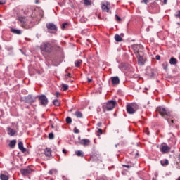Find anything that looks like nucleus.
I'll return each instance as SVG.
<instances>
[{
    "instance_id": "1",
    "label": "nucleus",
    "mask_w": 180,
    "mask_h": 180,
    "mask_svg": "<svg viewBox=\"0 0 180 180\" xmlns=\"http://www.w3.org/2000/svg\"><path fill=\"white\" fill-rule=\"evenodd\" d=\"M116 106V101H110L103 105V112H109V110H112Z\"/></svg>"
},
{
    "instance_id": "2",
    "label": "nucleus",
    "mask_w": 180,
    "mask_h": 180,
    "mask_svg": "<svg viewBox=\"0 0 180 180\" xmlns=\"http://www.w3.org/2000/svg\"><path fill=\"white\" fill-rule=\"evenodd\" d=\"M40 49L44 53H51L53 51V45L49 42H43L41 44Z\"/></svg>"
},
{
    "instance_id": "3",
    "label": "nucleus",
    "mask_w": 180,
    "mask_h": 180,
    "mask_svg": "<svg viewBox=\"0 0 180 180\" xmlns=\"http://www.w3.org/2000/svg\"><path fill=\"white\" fill-rule=\"evenodd\" d=\"M20 22L21 23L22 27L24 29H30V27L33 26L32 25V22L25 17L20 18Z\"/></svg>"
},
{
    "instance_id": "4",
    "label": "nucleus",
    "mask_w": 180,
    "mask_h": 180,
    "mask_svg": "<svg viewBox=\"0 0 180 180\" xmlns=\"http://www.w3.org/2000/svg\"><path fill=\"white\" fill-rule=\"evenodd\" d=\"M137 109H139V108L137 107V105L135 103L129 104L127 105V111L128 113H129V115H133V113H136Z\"/></svg>"
},
{
    "instance_id": "5",
    "label": "nucleus",
    "mask_w": 180,
    "mask_h": 180,
    "mask_svg": "<svg viewBox=\"0 0 180 180\" xmlns=\"http://www.w3.org/2000/svg\"><path fill=\"white\" fill-rule=\"evenodd\" d=\"M157 112H159L160 115L164 117V116H171V112L164 107H158L156 108Z\"/></svg>"
},
{
    "instance_id": "6",
    "label": "nucleus",
    "mask_w": 180,
    "mask_h": 180,
    "mask_svg": "<svg viewBox=\"0 0 180 180\" xmlns=\"http://www.w3.org/2000/svg\"><path fill=\"white\" fill-rule=\"evenodd\" d=\"M132 49L136 56L143 54V46H141V44H135L132 46Z\"/></svg>"
},
{
    "instance_id": "7",
    "label": "nucleus",
    "mask_w": 180,
    "mask_h": 180,
    "mask_svg": "<svg viewBox=\"0 0 180 180\" xmlns=\"http://www.w3.org/2000/svg\"><path fill=\"white\" fill-rule=\"evenodd\" d=\"M20 172L23 176H27V175H30V174L33 172V169L28 167L24 169H21Z\"/></svg>"
},
{
    "instance_id": "8",
    "label": "nucleus",
    "mask_w": 180,
    "mask_h": 180,
    "mask_svg": "<svg viewBox=\"0 0 180 180\" xmlns=\"http://www.w3.org/2000/svg\"><path fill=\"white\" fill-rule=\"evenodd\" d=\"M39 101L41 105L43 106H46L49 103V99H47V97L44 95L39 96Z\"/></svg>"
},
{
    "instance_id": "9",
    "label": "nucleus",
    "mask_w": 180,
    "mask_h": 180,
    "mask_svg": "<svg viewBox=\"0 0 180 180\" xmlns=\"http://www.w3.org/2000/svg\"><path fill=\"white\" fill-rule=\"evenodd\" d=\"M146 75L149 77V78H153L155 75V70L150 68L146 69Z\"/></svg>"
},
{
    "instance_id": "10",
    "label": "nucleus",
    "mask_w": 180,
    "mask_h": 180,
    "mask_svg": "<svg viewBox=\"0 0 180 180\" xmlns=\"http://www.w3.org/2000/svg\"><path fill=\"white\" fill-rule=\"evenodd\" d=\"M170 150H171V148L167 145H162L160 146V151L162 153H164L165 154L167 153H169Z\"/></svg>"
},
{
    "instance_id": "11",
    "label": "nucleus",
    "mask_w": 180,
    "mask_h": 180,
    "mask_svg": "<svg viewBox=\"0 0 180 180\" xmlns=\"http://www.w3.org/2000/svg\"><path fill=\"white\" fill-rule=\"evenodd\" d=\"M143 53L136 55L138 59V63L139 65H144V58H143Z\"/></svg>"
},
{
    "instance_id": "12",
    "label": "nucleus",
    "mask_w": 180,
    "mask_h": 180,
    "mask_svg": "<svg viewBox=\"0 0 180 180\" xmlns=\"http://www.w3.org/2000/svg\"><path fill=\"white\" fill-rule=\"evenodd\" d=\"M111 81L112 85H119V84L120 83V79L117 76L111 77Z\"/></svg>"
},
{
    "instance_id": "13",
    "label": "nucleus",
    "mask_w": 180,
    "mask_h": 180,
    "mask_svg": "<svg viewBox=\"0 0 180 180\" xmlns=\"http://www.w3.org/2000/svg\"><path fill=\"white\" fill-rule=\"evenodd\" d=\"M46 27L49 30H57V26H56L53 22L46 23Z\"/></svg>"
},
{
    "instance_id": "14",
    "label": "nucleus",
    "mask_w": 180,
    "mask_h": 180,
    "mask_svg": "<svg viewBox=\"0 0 180 180\" xmlns=\"http://www.w3.org/2000/svg\"><path fill=\"white\" fill-rule=\"evenodd\" d=\"M79 144H81L82 146H89V144H91V141L89 139H82L79 141Z\"/></svg>"
},
{
    "instance_id": "15",
    "label": "nucleus",
    "mask_w": 180,
    "mask_h": 180,
    "mask_svg": "<svg viewBox=\"0 0 180 180\" xmlns=\"http://www.w3.org/2000/svg\"><path fill=\"white\" fill-rule=\"evenodd\" d=\"M109 6H110V4L106 3V4H103L101 6L102 11L104 12H109Z\"/></svg>"
},
{
    "instance_id": "16",
    "label": "nucleus",
    "mask_w": 180,
    "mask_h": 180,
    "mask_svg": "<svg viewBox=\"0 0 180 180\" xmlns=\"http://www.w3.org/2000/svg\"><path fill=\"white\" fill-rule=\"evenodd\" d=\"M25 102H27V103H33V102H34V99H33L31 96H27V97H25Z\"/></svg>"
},
{
    "instance_id": "17",
    "label": "nucleus",
    "mask_w": 180,
    "mask_h": 180,
    "mask_svg": "<svg viewBox=\"0 0 180 180\" xmlns=\"http://www.w3.org/2000/svg\"><path fill=\"white\" fill-rule=\"evenodd\" d=\"M18 148L22 151V153H26V148L23 147V143L22 142H19L18 143Z\"/></svg>"
},
{
    "instance_id": "18",
    "label": "nucleus",
    "mask_w": 180,
    "mask_h": 180,
    "mask_svg": "<svg viewBox=\"0 0 180 180\" xmlns=\"http://www.w3.org/2000/svg\"><path fill=\"white\" fill-rule=\"evenodd\" d=\"M178 63V60H176V58L172 57L169 60V64H171V65H176V64Z\"/></svg>"
},
{
    "instance_id": "19",
    "label": "nucleus",
    "mask_w": 180,
    "mask_h": 180,
    "mask_svg": "<svg viewBox=\"0 0 180 180\" xmlns=\"http://www.w3.org/2000/svg\"><path fill=\"white\" fill-rule=\"evenodd\" d=\"M7 131L9 136H13L14 134H16V131H15L13 129H11V128H8Z\"/></svg>"
},
{
    "instance_id": "20",
    "label": "nucleus",
    "mask_w": 180,
    "mask_h": 180,
    "mask_svg": "<svg viewBox=\"0 0 180 180\" xmlns=\"http://www.w3.org/2000/svg\"><path fill=\"white\" fill-rule=\"evenodd\" d=\"M44 153H45V155L46 157H50L51 155V149L49 148H46L45 150H44Z\"/></svg>"
},
{
    "instance_id": "21",
    "label": "nucleus",
    "mask_w": 180,
    "mask_h": 180,
    "mask_svg": "<svg viewBox=\"0 0 180 180\" xmlns=\"http://www.w3.org/2000/svg\"><path fill=\"white\" fill-rule=\"evenodd\" d=\"M0 179H1V180H9V176L8 174H1L0 175Z\"/></svg>"
},
{
    "instance_id": "22",
    "label": "nucleus",
    "mask_w": 180,
    "mask_h": 180,
    "mask_svg": "<svg viewBox=\"0 0 180 180\" xmlns=\"http://www.w3.org/2000/svg\"><path fill=\"white\" fill-rule=\"evenodd\" d=\"M115 41L118 42L123 41V39H122V37L117 34L115 36Z\"/></svg>"
},
{
    "instance_id": "23",
    "label": "nucleus",
    "mask_w": 180,
    "mask_h": 180,
    "mask_svg": "<svg viewBox=\"0 0 180 180\" xmlns=\"http://www.w3.org/2000/svg\"><path fill=\"white\" fill-rule=\"evenodd\" d=\"M15 146H16V140H12L11 141L10 143H9V146L11 147V148H13L15 147Z\"/></svg>"
},
{
    "instance_id": "24",
    "label": "nucleus",
    "mask_w": 180,
    "mask_h": 180,
    "mask_svg": "<svg viewBox=\"0 0 180 180\" xmlns=\"http://www.w3.org/2000/svg\"><path fill=\"white\" fill-rule=\"evenodd\" d=\"M11 32H12V33H15V34H22V31H20V30L12 29Z\"/></svg>"
},
{
    "instance_id": "25",
    "label": "nucleus",
    "mask_w": 180,
    "mask_h": 180,
    "mask_svg": "<svg viewBox=\"0 0 180 180\" xmlns=\"http://www.w3.org/2000/svg\"><path fill=\"white\" fill-rule=\"evenodd\" d=\"M76 155H77V157H84V152L81 151V150H78L75 152Z\"/></svg>"
},
{
    "instance_id": "26",
    "label": "nucleus",
    "mask_w": 180,
    "mask_h": 180,
    "mask_svg": "<svg viewBox=\"0 0 180 180\" xmlns=\"http://www.w3.org/2000/svg\"><path fill=\"white\" fill-rule=\"evenodd\" d=\"M82 63V60H78L75 62V67H79V65Z\"/></svg>"
},
{
    "instance_id": "27",
    "label": "nucleus",
    "mask_w": 180,
    "mask_h": 180,
    "mask_svg": "<svg viewBox=\"0 0 180 180\" xmlns=\"http://www.w3.org/2000/svg\"><path fill=\"white\" fill-rule=\"evenodd\" d=\"M77 117H82V112L79 111H76L75 113Z\"/></svg>"
},
{
    "instance_id": "28",
    "label": "nucleus",
    "mask_w": 180,
    "mask_h": 180,
    "mask_svg": "<svg viewBox=\"0 0 180 180\" xmlns=\"http://www.w3.org/2000/svg\"><path fill=\"white\" fill-rule=\"evenodd\" d=\"M160 163L162 165H168L169 162H168V160L165 159L164 160H161Z\"/></svg>"
},
{
    "instance_id": "29",
    "label": "nucleus",
    "mask_w": 180,
    "mask_h": 180,
    "mask_svg": "<svg viewBox=\"0 0 180 180\" xmlns=\"http://www.w3.org/2000/svg\"><path fill=\"white\" fill-rule=\"evenodd\" d=\"M49 175H53V174H57V169H53L49 170Z\"/></svg>"
},
{
    "instance_id": "30",
    "label": "nucleus",
    "mask_w": 180,
    "mask_h": 180,
    "mask_svg": "<svg viewBox=\"0 0 180 180\" xmlns=\"http://www.w3.org/2000/svg\"><path fill=\"white\" fill-rule=\"evenodd\" d=\"M66 123H68L69 124H71L72 123V120L70 117H66Z\"/></svg>"
},
{
    "instance_id": "31",
    "label": "nucleus",
    "mask_w": 180,
    "mask_h": 180,
    "mask_svg": "<svg viewBox=\"0 0 180 180\" xmlns=\"http://www.w3.org/2000/svg\"><path fill=\"white\" fill-rule=\"evenodd\" d=\"M53 105L55 106H60V101H58V100H54L53 101Z\"/></svg>"
},
{
    "instance_id": "32",
    "label": "nucleus",
    "mask_w": 180,
    "mask_h": 180,
    "mask_svg": "<svg viewBox=\"0 0 180 180\" xmlns=\"http://www.w3.org/2000/svg\"><path fill=\"white\" fill-rule=\"evenodd\" d=\"M162 67H163L164 70H168V63L167 62L164 63L162 64Z\"/></svg>"
},
{
    "instance_id": "33",
    "label": "nucleus",
    "mask_w": 180,
    "mask_h": 180,
    "mask_svg": "<svg viewBox=\"0 0 180 180\" xmlns=\"http://www.w3.org/2000/svg\"><path fill=\"white\" fill-rule=\"evenodd\" d=\"M84 5L86 6L91 5V0H84Z\"/></svg>"
},
{
    "instance_id": "34",
    "label": "nucleus",
    "mask_w": 180,
    "mask_h": 180,
    "mask_svg": "<svg viewBox=\"0 0 180 180\" xmlns=\"http://www.w3.org/2000/svg\"><path fill=\"white\" fill-rule=\"evenodd\" d=\"M62 88L63 91H67V89H68V85L63 84H62Z\"/></svg>"
},
{
    "instance_id": "35",
    "label": "nucleus",
    "mask_w": 180,
    "mask_h": 180,
    "mask_svg": "<svg viewBox=\"0 0 180 180\" xmlns=\"http://www.w3.org/2000/svg\"><path fill=\"white\" fill-rule=\"evenodd\" d=\"M174 16H175V18H178L179 19H180V11L179 10L176 13Z\"/></svg>"
},
{
    "instance_id": "36",
    "label": "nucleus",
    "mask_w": 180,
    "mask_h": 180,
    "mask_svg": "<svg viewBox=\"0 0 180 180\" xmlns=\"http://www.w3.org/2000/svg\"><path fill=\"white\" fill-rule=\"evenodd\" d=\"M49 139H50V140H53V139H54V134L50 133L49 134Z\"/></svg>"
},
{
    "instance_id": "37",
    "label": "nucleus",
    "mask_w": 180,
    "mask_h": 180,
    "mask_svg": "<svg viewBox=\"0 0 180 180\" xmlns=\"http://www.w3.org/2000/svg\"><path fill=\"white\" fill-rule=\"evenodd\" d=\"M67 25H68V23L65 22L62 25L61 29H63V30H64V29H65V26H67Z\"/></svg>"
},
{
    "instance_id": "38",
    "label": "nucleus",
    "mask_w": 180,
    "mask_h": 180,
    "mask_svg": "<svg viewBox=\"0 0 180 180\" xmlns=\"http://www.w3.org/2000/svg\"><path fill=\"white\" fill-rule=\"evenodd\" d=\"M74 133H75L76 134H78V133H79V130H78V129H77V127H75L74 129Z\"/></svg>"
},
{
    "instance_id": "39",
    "label": "nucleus",
    "mask_w": 180,
    "mask_h": 180,
    "mask_svg": "<svg viewBox=\"0 0 180 180\" xmlns=\"http://www.w3.org/2000/svg\"><path fill=\"white\" fill-rule=\"evenodd\" d=\"M115 18L117 19V20H118L119 22H120V20H122V18H120V17H119V15H115Z\"/></svg>"
},
{
    "instance_id": "40",
    "label": "nucleus",
    "mask_w": 180,
    "mask_h": 180,
    "mask_svg": "<svg viewBox=\"0 0 180 180\" xmlns=\"http://www.w3.org/2000/svg\"><path fill=\"white\" fill-rule=\"evenodd\" d=\"M65 78H71V75L70 73H68V75H65Z\"/></svg>"
},
{
    "instance_id": "41",
    "label": "nucleus",
    "mask_w": 180,
    "mask_h": 180,
    "mask_svg": "<svg viewBox=\"0 0 180 180\" xmlns=\"http://www.w3.org/2000/svg\"><path fill=\"white\" fill-rule=\"evenodd\" d=\"M122 166L124 167L125 168H131V166L127 165H123Z\"/></svg>"
},
{
    "instance_id": "42",
    "label": "nucleus",
    "mask_w": 180,
    "mask_h": 180,
    "mask_svg": "<svg viewBox=\"0 0 180 180\" xmlns=\"http://www.w3.org/2000/svg\"><path fill=\"white\" fill-rule=\"evenodd\" d=\"M97 133H100V134H102L103 133L102 129H98L97 131Z\"/></svg>"
},
{
    "instance_id": "43",
    "label": "nucleus",
    "mask_w": 180,
    "mask_h": 180,
    "mask_svg": "<svg viewBox=\"0 0 180 180\" xmlns=\"http://www.w3.org/2000/svg\"><path fill=\"white\" fill-rule=\"evenodd\" d=\"M141 2H143V4L147 5V4H148V0H143Z\"/></svg>"
},
{
    "instance_id": "44",
    "label": "nucleus",
    "mask_w": 180,
    "mask_h": 180,
    "mask_svg": "<svg viewBox=\"0 0 180 180\" xmlns=\"http://www.w3.org/2000/svg\"><path fill=\"white\" fill-rule=\"evenodd\" d=\"M168 123H169V124H171V123H174V120H172L171 121H169V120L167 119Z\"/></svg>"
},
{
    "instance_id": "45",
    "label": "nucleus",
    "mask_w": 180,
    "mask_h": 180,
    "mask_svg": "<svg viewBox=\"0 0 180 180\" xmlns=\"http://www.w3.org/2000/svg\"><path fill=\"white\" fill-rule=\"evenodd\" d=\"M155 58H156V60H160L161 58V57L160 56V55H157L155 56Z\"/></svg>"
},
{
    "instance_id": "46",
    "label": "nucleus",
    "mask_w": 180,
    "mask_h": 180,
    "mask_svg": "<svg viewBox=\"0 0 180 180\" xmlns=\"http://www.w3.org/2000/svg\"><path fill=\"white\" fill-rule=\"evenodd\" d=\"M63 153L64 154H67V150L63 149Z\"/></svg>"
},
{
    "instance_id": "47",
    "label": "nucleus",
    "mask_w": 180,
    "mask_h": 180,
    "mask_svg": "<svg viewBox=\"0 0 180 180\" xmlns=\"http://www.w3.org/2000/svg\"><path fill=\"white\" fill-rule=\"evenodd\" d=\"M97 126H98V127H101V126H102V123H101V122L98 123V124H97Z\"/></svg>"
},
{
    "instance_id": "48",
    "label": "nucleus",
    "mask_w": 180,
    "mask_h": 180,
    "mask_svg": "<svg viewBox=\"0 0 180 180\" xmlns=\"http://www.w3.org/2000/svg\"><path fill=\"white\" fill-rule=\"evenodd\" d=\"M4 4H5L4 1H0V5H4Z\"/></svg>"
},
{
    "instance_id": "49",
    "label": "nucleus",
    "mask_w": 180,
    "mask_h": 180,
    "mask_svg": "<svg viewBox=\"0 0 180 180\" xmlns=\"http://www.w3.org/2000/svg\"><path fill=\"white\" fill-rule=\"evenodd\" d=\"M163 2L165 4H167V2H168V0H163Z\"/></svg>"
},
{
    "instance_id": "50",
    "label": "nucleus",
    "mask_w": 180,
    "mask_h": 180,
    "mask_svg": "<svg viewBox=\"0 0 180 180\" xmlns=\"http://www.w3.org/2000/svg\"><path fill=\"white\" fill-rule=\"evenodd\" d=\"M88 82H92V79L88 78Z\"/></svg>"
},
{
    "instance_id": "51",
    "label": "nucleus",
    "mask_w": 180,
    "mask_h": 180,
    "mask_svg": "<svg viewBox=\"0 0 180 180\" xmlns=\"http://www.w3.org/2000/svg\"><path fill=\"white\" fill-rule=\"evenodd\" d=\"M56 96H57V98H58V96L60 95V93L56 92Z\"/></svg>"
},
{
    "instance_id": "52",
    "label": "nucleus",
    "mask_w": 180,
    "mask_h": 180,
    "mask_svg": "<svg viewBox=\"0 0 180 180\" xmlns=\"http://www.w3.org/2000/svg\"><path fill=\"white\" fill-rule=\"evenodd\" d=\"M120 36L121 37H124V34H121Z\"/></svg>"
},
{
    "instance_id": "53",
    "label": "nucleus",
    "mask_w": 180,
    "mask_h": 180,
    "mask_svg": "<svg viewBox=\"0 0 180 180\" xmlns=\"http://www.w3.org/2000/svg\"><path fill=\"white\" fill-rule=\"evenodd\" d=\"M146 133L147 134L148 136L150 135V132H148V131H146Z\"/></svg>"
},
{
    "instance_id": "54",
    "label": "nucleus",
    "mask_w": 180,
    "mask_h": 180,
    "mask_svg": "<svg viewBox=\"0 0 180 180\" xmlns=\"http://www.w3.org/2000/svg\"><path fill=\"white\" fill-rule=\"evenodd\" d=\"M39 2L38 0L35 1V4H39Z\"/></svg>"
},
{
    "instance_id": "55",
    "label": "nucleus",
    "mask_w": 180,
    "mask_h": 180,
    "mask_svg": "<svg viewBox=\"0 0 180 180\" xmlns=\"http://www.w3.org/2000/svg\"><path fill=\"white\" fill-rule=\"evenodd\" d=\"M179 161H180V155H179Z\"/></svg>"
},
{
    "instance_id": "56",
    "label": "nucleus",
    "mask_w": 180,
    "mask_h": 180,
    "mask_svg": "<svg viewBox=\"0 0 180 180\" xmlns=\"http://www.w3.org/2000/svg\"><path fill=\"white\" fill-rule=\"evenodd\" d=\"M177 180H180V177H179Z\"/></svg>"
}]
</instances>
